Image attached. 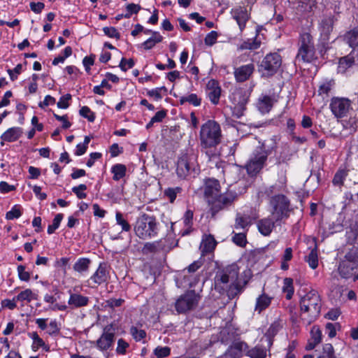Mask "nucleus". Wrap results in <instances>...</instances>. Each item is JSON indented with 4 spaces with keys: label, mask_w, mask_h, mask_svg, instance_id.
<instances>
[{
    "label": "nucleus",
    "mask_w": 358,
    "mask_h": 358,
    "mask_svg": "<svg viewBox=\"0 0 358 358\" xmlns=\"http://www.w3.org/2000/svg\"><path fill=\"white\" fill-rule=\"evenodd\" d=\"M254 71V65L248 64L241 66L236 69L234 76L238 82H243L246 80Z\"/></svg>",
    "instance_id": "obj_24"
},
{
    "label": "nucleus",
    "mask_w": 358,
    "mask_h": 358,
    "mask_svg": "<svg viewBox=\"0 0 358 358\" xmlns=\"http://www.w3.org/2000/svg\"><path fill=\"white\" fill-rule=\"evenodd\" d=\"M115 333L113 325H107L103 328L100 338L96 341V348L101 351L108 350L114 343Z\"/></svg>",
    "instance_id": "obj_18"
},
{
    "label": "nucleus",
    "mask_w": 358,
    "mask_h": 358,
    "mask_svg": "<svg viewBox=\"0 0 358 358\" xmlns=\"http://www.w3.org/2000/svg\"><path fill=\"white\" fill-rule=\"evenodd\" d=\"M306 261L311 268L315 269L317 267L318 257L316 248L311 250L309 255L306 257Z\"/></svg>",
    "instance_id": "obj_43"
},
{
    "label": "nucleus",
    "mask_w": 358,
    "mask_h": 358,
    "mask_svg": "<svg viewBox=\"0 0 358 358\" xmlns=\"http://www.w3.org/2000/svg\"><path fill=\"white\" fill-rule=\"evenodd\" d=\"M275 221L273 220V218L271 219L267 217L260 220L257 222L259 231L264 236H268L271 233L275 226Z\"/></svg>",
    "instance_id": "obj_25"
},
{
    "label": "nucleus",
    "mask_w": 358,
    "mask_h": 358,
    "mask_svg": "<svg viewBox=\"0 0 358 358\" xmlns=\"http://www.w3.org/2000/svg\"><path fill=\"white\" fill-rule=\"evenodd\" d=\"M162 40L163 37L161 36V34L157 31H155L152 32L151 37L141 44V46L145 50H148L155 47L156 44L162 42Z\"/></svg>",
    "instance_id": "obj_30"
},
{
    "label": "nucleus",
    "mask_w": 358,
    "mask_h": 358,
    "mask_svg": "<svg viewBox=\"0 0 358 358\" xmlns=\"http://www.w3.org/2000/svg\"><path fill=\"white\" fill-rule=\"evenodd\" d=\"M271 206V215L275 222L289 217V201L283 194H277L270 199Z\"/></svg>",
    "instance_id": "obj_8"
},
{
    "label": "nucleus",
    "mask_w": 358,
    "mask_h": 358,
    "mask_svg": "<svg viewBox=\"0 0 358 358\" xmlns=\"http://www.w3.org/2000/svg\"><path fill=\"white\" fill-rule=\"evenodd\" d=\"M22 130L20 127L8 129L1 135V139L7 142H13L17 140L22 135Z\"/></svg>",
    "instance_id": "obj_26"
},
{
    "label": "nucleus",
    "mask_w": 358,
    "mask_h": 358,
    "mask_svg": "<svg viewBox=\"0 0 358 358\" xmlns=\"http://www.w3.org/2000/svg\"><path fill=\"white\" fill-rule=\"evenodd\" d=\"M201 145L205 148L216 146L220 143L221 129L219 124L209 120L201 127L200 131Z\"/></svg>",
    "instance_id": "obj_6"
},
{
    "label": "nucleus",
    "mask_w": 358,
    "mask_h": 358,
    "mask_svg": "<svg viewBox=\"0 0 358 358\" xmlns=\"http://www.w3.org/2000/svg\"><path fill=\"white\" fill-rule=\"evenodd\" d=\"M21 207L19 205H15L10 210L7 212L6 215V218L7 220H13L15 218H18L21 216Z\"/></svg>",
    "instance_id": "obj_48"
},
{
    "label": "nucleus",
    "mask_w": 358,
    "mask_h": 358,
    "mask_svg": "<svg viewBox=\"0 0 358 358\" xmlns=\"http://www.w3.org/2000/svg\"><path fill=\"white\" fill-rule=\"evenodd\" d=\"M317 358H336L333 345L331 343H325L322 354Z\"/></svg>",
    "instance_id": "obj_42"
},
{
    "label": "nucleus",
    "mask_w": 358,
    "mask_h": 358,
    "mask_svg": "<svg viewBox=\"0 0 358 358\" xmlns=\"http://www.w3.org/2000/svg\"><path fill=\"white\" fill-rule=\"evenodd\" d=\"M216 245L217 242L212 235L206 236V238L203 239L201 244L202 253H210L213 252L215 250Z\"/></svg>",
    "instance_id": "obj_29"
},
{
    "label": "nucleus",
    "mask_w": 358,
    "mask_h": 358,
    "mask_svg": "<svg viewBox=\"0 0 358 358\" xmlns=\"http://www.w3.org/2000/svg\"><path fill=\"white\" fill-rule=\"evenodd\" d=\"M271 343L268 339L260 338L259 342L246 351V356L250 358H266L270 354Z\"/></svg>",
    "instance_id": "obj_14"
},
{
    "label": "nucleus",
    "mask_w": 358,
    "mask_h": 358,
    "mask_svg": "<svg viewBox=\"0 0 358 358\" xmlns=\"http://www.w3.org/2000/svg\"><path fill=\"white\" fill-rule=\"evenodd\" d=\"M238 273L239 268L237 264L227 266L216 274L215 288L219 289L220 292H227L229 299H234L243 291L238 280Z\"/></svg>",
    "instance_id": "obj_1"
},
{
    "label": "nucleus",
    "mask_w": 358,
    "mask_h": 358,
    "mask_svg": "<svg viewBox=\"0 0 358 358\" xmlns=\"http://www.w3.org/2000/svg\"><path fill=\"white\" fill-rule=\"evenodd\" d=\"M110 278L109 271L106 264L101 263L94 272V273L90 277V280L96 285H101L106 282Z\"/></svg>",
    "instance_id": "obj_22"
},
{
    "label": "nucleus",
    "mask_w": 358,
    "mask_h": 358,
    "mask_svg": "<svg viewBox=\"0 0 358 358\" xmlns=\"http://www.w3.org/2000/svg\"><path fill=\"white\" fill-rule=\"evenodd\" d=\"M272 149L273 148L266 149L264 144L256 148L245 164L249 175L255 176L263 169Z\"/></svg>",
    "instance_id": "obj_5"
},
{
    "label": "nucleus",
    "mask_w": 358,
    "mask_h": 358,
    "mask_svg": "<svg viewBox=\"0 0 358 358\" xmlns=\"http://www.w3.org/2000/svg\"><path fill=\"white\" fill-rule=\"evenodd\" d=\"M117 224L122 227L124 231H129L131 230V225L124 218L123 215L120 212H117L115 214Z\"/></svg>",
    "instance_id": "obj_45"
},
{
    "label": "nucleus",
    "mask_w": 358,
    "mask_h": 358,
    "mask_svg": "<svg viewBox=\"0 0 358 358\" xmlns=\"http://www.w3.org/2000/svg\"><path fill=\"white\" fill-rule=\"evenodd\" d=\"M130 332L136 341H141L146 336V333L144 330L138 329L136 327H132L130 329Z\"/></svg>",
    "instance_id": "obj_57"
},
{
    "label": "nucleus",
    "mask_w": 358,
    "mask_h": 358,
    "mask_svg": "<svg viewBox=\"0 0 358 358\" xmlns=\"http://www.w3.org/2000/svg\"><path fill=\"white\" fill-rule=\"evenodd\" d=\"M34 299H36V294L30 289H26L15 296V300H16L17 302L20 301L22 303H29Z\"/></svg>",
    "instance_id": "obj_34"
},
{
    "label": "nucleus",
    "mask_w": 358,
    "mask_h": 358,
    "mask_svg": "<svg viewBox=\"0 0 358 358\" xmlns=\"http://www.w3.org/2000/svg\"><path fill=\"white\" fill-rule=\"evenodd\" d=\"M260 31L261 27L258 26L256 28L255 36L243 40L239 45H238L237 49L238 50H255L258 49L261 46L263 38V37L259 34Z\"/></svg>",
    "instance_id": "obj_20"
},
{
    "label": "nucleus",
    "mask_w": 358,
    "mask_h": 358,
    "mask_svg": "<svg viewBox=\"0 0 358 358\" xmlns=\"http://www.w3.org/2000/svg\"><path fill=\"white\" fill-rule=\"evenodd\" d=\"M182 191V189L180 187H169L164 190V194L169 200L170 203H173L175 201L177 195L180 194Z\"/></svg>",
    "instance_id": "obj_39"
},
{
    "label": "nucleus",
    "mask_w": 358,
    "mask_h": 358,
    "mask_svg": "<svg viewBox=\"0 0 358 358\" xmlns=\"http://www.w3.org/2000/svg\"><path fill=\"white\" fill-rule=\"evenodd\" d=\"M69 292V299L68 304L71 308H78L86 306L89 303V298L87 296L81 295L77 293Z\"/></svg>",
    "instance_id": "obj_23"
},
{
    "label": "nucleus",
    "mask_w": 358,
    "mask_h": 358,
    "mask_svg": "<svg viewBox=\"0 0 358 358\" xmlns=\"http://www.w3.org/2000/svg\"><path fill=\"white\" fill-rule=\"evenodd\" d=\"M218 34L217 31H211L210 33H208L204 39L205 44L209 46H211L214 45L217 38Z\"/></svg>",
    "instance_id": "obj_58"
},
{
    "label": "nucleus",
    "mask_w": 358,
    "mask_h": 358,
    "mask_svg": "<svg viewBox=\"0 0 358 358\" xmlns=\"http://www.w3.org/2000/svg\"><path fill=\"white\" fill-rule=\"evenodd\" d=\"M103 33L110 38H120V34L113 27H105L103 28Z\"/></svg>",
    "instance_id": "obj_56"
},
{
    "label": "nucleus",
    "mask_w": 358,
    "mask_h": 358,
    "mask_svg": "<svg viewBox=\"0 0 358 358\" xmlns=\"http://www.w3.org/2000/svg\"><path fill=\"white\" fill-rule=\"evenodd\" d=\"M126 172L127 167L122 164H116L111 168V173L113 174V179L115 181L123 178L126 175Z\"/></svg>",
    "instance_id": "obj_35"
},
{
    "label": "nucleus",
    "mask_w": 358,
    "mask_h": 358,
    "mask_svg": "<svg viewBox=\"0 0 358 358\" xmlns=\"http://www.w3.org/2000/svg\"><path fill=\"white\" fill-rule=\"evenodd\" d=\"M280 329V326L279 323H277V322L273 323L269 327V328L268 329V330L266 331L265 334L261 338L262 339H268L271 341V345H272L273 343V338L277 334V333L278 332Z\"/></svg>",
    "instance_id": "obj_38"
},
{
    "label": "nucleus",
    "mask_w": 358,
    "mask_h": 358,
    "mask_svg": "<svg viewBox=\"0 0 358 358\" xmlns=\"http://www.w3.org/2000/svg\"><path fill=\"white\" fill-rule=\"evenodd\" d=\"M300 308L303 320H307V324H311L320 315L321 300L315 290L308 292L301 299Z\"/></svg>",
    "instance_id": "obj_3"
},
{
    "label": "nucleus",
    "mask_w": 358,
    "mask_h": 358,
    "mask_svg": "<svg viewBox=\"0 0 358 358\" xmlns=\"http://www.w3.org/2000/svg\"><path fill=\"white\" fill-rule=\"evenodd\" d=\"M18 277L20 280L27 282L30 279V273L25 271V266L19 265L17 268Z\"/></svg>",
    "instance_id": "obj_55"
},
{
    "label": "nucleus",
    "mask_w": 358,
    "mask_h": 358,
    "mask_svg": "<svg viewBox=\"0 0 358 358\" xmlns=\"http://www.w3.org/2000/svg\"><path fill=\"white\" fill-rule=\"evenodd\" d=\"M141 9L138 4L129 3L126 6L127 13L124 15L125 18H129L132 14H136Z\"/></svg>",
    "instance_id": "obj_51"
},
{
    "label": "nucleus",
    "mask_w": 358,
    "mask_h": 358,
    "mask_svg": "<svg viewBox=\"0 0 358 358\" xmlns=\"http://www.w3.org/2000/svg\"><path fill=\"white\" fill-rule=\"evenodd\" d=\"M335 87V81L332 78H323L320 82L319 90H331Z\"/></svg>",
    "instance_id": "obj_54"
},
{
    "label": "nucleus",
    "mask_w": 358,
    "mask_h": 358,
    "mask_svg": "<svg viewBox=\"0 0 358 358\" xmlns=\"http://www.w3.org/2000/svg\"><path fill=\"white\" fill-rule=\"evenodd\" d=\"M17 301L15 300V296L13 299H4L1 301V307L0 308H7L10 310H13L16 308Z\"/></svg>",
    "instance_id": "obj_63"
},
{
    "label": "nucleus",
    "mask_w": 358,
    "mask_h": 358,
    "mask_svg": "<svg viewBox=\"0 0 358 358\" xmlns=\"http://www.w3.org/2000/svg\"><path fill=\"white\" fill-rule=\"evenodd\" d=\"M171 349L167 346H158L154 350V354L157 358H164L170 355Z\"/></svg>",
    "instance_id": "obj_47"
},
{
    "label": "nucleus",
    "mask_w": 358,
    "mask_h": 358,
    "mask_svg": "<svg viewBox=\"0 0 358 358\" xmlns=\"http://www.w3.org/2000/svg\"><path fill=\"white\" fill-rule=\"evenodd\" d=\"M49 79L48 77L33 78L30 82L29 90H37L38 87H41V83L47 82Z\"/></svg>",
    "instance_id": "obj_59"
},
{
    "label": "nucleus",
    "mask_w": 358,
    "mask_h": 358,
    "mask_svg": "<svg viewBox=\"0 0 358 358\" xmlns=\"http://www.w3.org/2000/svg\"><path fill=\"white\" fill-rule=\"evenodd\" d=\"M80 115L88 120V121L92 122L95 119V115L93 112L91 111L90 108L87 106H83L80 109Z\"/></svg>",
    "instance_id": "obj_53"
},
{
    "label": "nucleus",
    "mask_w": 358,
    "mask_h": 358,
    "mask_svg": "<svg viewBox=\"0 0 358 358\" xmlns=\"http://www.w3.org/2000/svg\"><path fill=\"white\" fill-rule=\"evenodd\" d=\"M278 98L279 96L275 93H262L257 99V108L262 114H266L278 102Z\"/></svg>",
    "instance_id": "obj_15"
},
{
    "label": "nucleus",
    "mask_w": 358,
    "mask_h": 358,
    "mask_svg": "<svg viewBox=\"0 0 358 358\" xmlns=\"http://www.w3.org/2000/svg\"><path fill=\"white\" fill-rule=\"evenodd\" d=\"M355 61H358V52L352 50L348 55L340 58L338 61L337 71L338 73H345L347 70L355 64Z\"/></svg>",
    "instance_id": "obj_21"
},
{
    "label": "nucleus",
    "mask_w": 358,
    "mask_h": 358,
    "mask_svg": "<svg viewBox=\"0 0 358 358\" xmlns=\"http://www.w3.org/2000/svg\"><path fill=\"white\" fill-rule=\"evenodd\" d=\"M299 44L296 57V61L310 63L316 59L313 39L310 34L303 33L301 34Z\"/></svg>",
    "instance_id": "obj_7"
},
{
    "label": "nucleus",
    "mask_w": 358,
    "mask_h": 358,
    "mask_svg": "<svg viewBox=\"0 0 358 358\" xmlns=\"http://www.w3.org/2000/svg\"><path fill=\"white\" fill-rule=\"evenodd\" d=\"M129 347V343L126 342L124 339L120 338L117 341V346L116 348V352L117 354L124 355L126 352L127 348Z\"/></svg>",
    "instance_id": "obj_62"
},
{
    "label": "nucleus",
    "mask_w": 358,
    "mask_h": 358,
    "mask_svg": "<svg viewBox=\"0 0 358 358\" xmlns=\"http://www.w3.org/2000/svg\"><path fill=\"white\" fill-rule=\"evenodd\" d=\"M329 106L332 114L338 119L347 117L353 111L352 101L345 97H332Z\"/></svg>",
    "instance_id": "obj_11"
},
{
    "label": "nucleus",
    "mask_w": 358,
    "mask_h": 358,
    "mask_svg": "<svg viewBox=\"0 0 358 358\" xmlns=\"http://www.w3.org/2000/svg\"><path fill=\"white\" fill-rule=\"evenodd\" d=\"M271 303V298L266 294H262L257 299L255 310L260 313L263 310L266 309Z\"/></svg>",
    "instance_id": "obj_37"
},
{
    "label": "nucleus",
    "mask_w": 358,
    "mask_h": 358,
    "mask_svg": "<svg viewBox=\"0 0 358 358\" xmlns=\"http://www.w3.org/2000/svg\"><path fill=\"white\" fill-rule=\"evenodd\" d=\"M282 65V58L278 53L267 54L259 66L262 77L268 78L275 74Z\"/></svg>",
    "instance_id": "obj_9"
},
{
    "label": "nucleus",
    "mask_w": 358,
    "mask_h": 358,
    "mask_svg": "<svg viewBox=\"0 0 358 358\" xmlns=\"http://www.w3.org/2000/svg\"><path fill=\"white\" fill-rule=\"evenodd\" d=\"M221 96V91H210L208 94L209 100L215 105L219 103V100Z\"/></svg>",
    "instance_id": "obj_64"
},
{
    "label": "nucleus",
    "mask_w": 358,
    "mask_h": 358,
    "mask_svg": "<svg viewBox=\"0 0 358 358\" xmlns=\"http://www.w3.org/2000/svg\"><path fill=\"white\" fill-rule=\"evenodd\" d=\"M255 1V0H246V6L243 3V5H237L231 9V17L236 22L241 33H243L246 23L250 19L252 5Z\"/></svg>",
    "instance_id": "obj_10"
},
{
    "label": "nucleus",
    "mask_w": 358,
    "mask_h": 358,
    "mask_svg": "<svg viewBox=\"0 0 358 358\" xmlns=\"http://www.w3.org/2000/svg\"><path fill=\"white\" fill-rule=\"evenodd\" d=\"M232 241L236 245L244 247L247 243L246 235L243 232L234 233Z\"/></svg>",
    "instance_id": "obj_46"
},
{
    "label": "nucleus",
    "mask_w": 358,
    "mask_h": 358,
    "mask_svg": "<svg viewBox=\"0 0 358 358\" xmlns=\"http://www.w3.org/2000/svg\"><path fill=\"white\" fill-rule=\"evenodd\" d=\"M197 155L193 149H187L181 152L178 157L176 173L180 178L185 179L188 176H194L199 172Z\"/></svg>",
    "instance_id": "obj_4"
},
{
    "label": "nucleus",
    "mask_w": 358,
    "mask_h": 358,
    "mask_svg": "<svg viewBox=\"0 0 358 358\" xmlns=\"http://www.w3.org/2000/svg\"><path fill=\"white\" fill-rule=\"evenodd\" d=\"M344 41L351 48H355L358 46V27L354 28L353 29L348 31L344 35Z\"/></svg>",
    "instance_id": "obj_33"
},
{
    "label": "nucleus",
    "mask_w": 358,
    "mask_h": 358,
    "mask_svg": "<svg viewBox=\"0 0 358 358\" xmlns=\"http://www.w3.org/2000/svg\"><path fill=\"white\" fill-rule=\"evenodd\" d=\"M87 189V186L85 184H80L78 186H75L72 188V192L77 196L80 199H85L87 196V194L84 192Z\"/></svg>",
    "instance_id": "obj_52"
},
{
    "label": "nucleus",
    "mask_w": 358,
    "mask_h": 358,
    "mask_svg": "<svg viewBox=\"0 0 358 358\" xmlns=\"http://www.w3.org/2000/svg\"><path fill=\"white\" fill-rule=\"evenodd\" d=\"M343 261H348L352 264V266H358V249L352 248L348 251L343 259Z\"/></svg>",
    "instance_id": "obj_40"
},
{
    "label": "nucleus",
    "mask_w": 358,
    "mask_h": 358,
    "mask_svg": "<svg viewBox=\"0 0 358 358\" xmlns=\"http://www.w3.org/2000/svg\"><path fill=\"white\" fill-rule=\"evenodd\" d=\"M63 219V215L59 213L55 217L52 224L49 225L48 227V233L52 234L59 227L60 222Z\"/></svg>",
    "instance_id": "obj_49"
},
{
    "label": "nucleus",
    "mask_w": 358,
    "mask_h": 358,
    "mask_svg": "<svg viewBox=\"0 0 358 358\" xmlns=\"http://www.w3.org/2000/svg\"><path fill=\"white\" fill-rule=\"evenodd\" d=\"M311 338L310 340L319 344L322 341V331L317 326H313L310 331Z\"/></svg>",
    "instance_id": "obj_50"
},
{
    "label": "nucleus",
    "mask_w": 358,
    "mask_h": 358,
    "mask_svg": "<svg viewBox=\"0 0 358 358\" xmlns=\"http://www.w3.org/2000/svg\"><path fill=\"white\" fill-rule=\"evenodd\" d=\"M201 99L195 94H191L187 96L180 97V102L181 104L188 102L194 106H198L201 104Z\"/></svg>",
    "instance_id": "obj_44"
},
{
    "label": "nucleus",
    "mask_w": 358,
    "mask_h": 358,
    "mask_svg": "<svg viewBox=\"0 0 358 358\" xmlns=\"http://www.w3.org/2000/svg\"><path fill=\"white\" fill-rule=\"evenodd\" d=\"M251 224L250 217L248 215L237 213L234 224L236 230L245 229Z\"/></svg>",
    "instance_id": "obj_31"
},
{
    "label": "nucleus",
    "mask_w": 358,
    "mask_h": 358,
    "mask_svg": "<svg viewBox=\"0 0 358 358\" xmlns=\"http://www.w3.org/2000/svg\"><path fill=\"white\" fill-rule=\"evenodd\" d=\"M236 197V194L233 192H228L224 194H220V193L210 203L212 214L215 215L218 211L231 205Z\"/></svg>",
    "instance_id": "obj_17"
},
{
    "label": "nucleus",
    "mask_w": 358,
    "mask_h": 358,
    "mask_svg": "<svg viewBox=\"0 0 358 358\" xmlns=\"http://www.w3.org/2000/svg\"><path fill=\"white\" fill-rule=\"evenodd\" d=\"M283 292L286 293V299L289 300L294 294L293 280L292 278H286L283 282Z\"/></svg>",
    "instance_id": "obj_41"
},
{
    "label": "nucleus",
    "mask_w": 358,
    "mask_h": 358,
    "mask_svg": "<svg viewBox=\"0 0 358 358\" xmlns=\"http://www.w3.org/2000/svg\"><path fill=\"white\" fill-rule=\"evenodd\" d=\"M249 349L248 345L243 341L234 342L229 349V352L234 357H238L242 352H245Z\"/></svg>",
    "instance_id": "obj_28"
},
{
    "label": "nucleus",
    "mask_w": 358,
    "mask_h": 358,
    "mask_svg": "<svg viewBox=\"0 0 358 358\" xmlns=\"http://www.w3.org/2000/svg\"><path fill=\"white\" fill-rule=\"evenodd\" d=\"M348 176V170L346 169H339L335 173L332 183L334 185L341 187L343 185L344 181Z\"/></svg>",
    "instance_id": "obj_36"
},
{
    "label": "nucleus",
    "mask_w": 358,
    "mask_h": 358,
    "mask_svg": "<svg viewBox=\"0 0 358 358\" xmlns=\"http://www.w3.org/2000/svg\"><path fill=\"white\" fill-rule=\"evenodd\" d=\"M335 18L333 15L323 16L319 22L318 29L320 40L324 44L327 43L330 34L333 31Z\"/></svg>",
    "instance_id": "obj_16"
},
{
    "label": "nucleus",
    "mask_w": 358,
    "mask_h": 358,
    "mask_svg": "<svg viewBox=\"0 0 358 358\" xmlns=\"http://www.w3.org/2000/svg\"><path fill=\"white\" fill-rule=\"evenodd\" d=\"M355 268L357 266H352L349 262L342 260L339 264L338 272L342 278H349L352 276Z\"/></svg>",
    "instance_id": "obj_27"
},
{
    "label": "nucleus",
    "mask_w": 358,
    "mask_h": 358,
    "mask_svg": "<svg viewBox=\"0 0 358 358\" xmlns=\"http://www.w3.org/2000/svg\"><path fill=\"white\" fill-rule=\"evenodd\" d=\"M250 96V91H233L230 93L229 98L234 105L233 117L241 118L244 115Z\"/></svg>",
    "instance_id": "obj_13"
},
{
    "label": "nucleus",
    "mask_w": 358,
    "mask_h": 358,
    "mask_svg": "<svg viewBox=\"0 0 358 358\" xmlns=\"http://www.w3.org/2000/svg\"><path fill=\"white\" fill-rule=\"evenodd\" d=\"M204 196L210 203L220 193V185L217 180L214 178L206 179L203 185Z\"/></svg>",
    "instance_id": "obj_19"
},
{
    "label": "nucleus",
    "mask_w": 358,
    "mask_h": 358,
    "mask_svg": "<svg viewBox=\"0 0 358 358\" xmlns=\"http://www.w3.org/2000/svg\"><path fill=\"white\" fill-rule=\"evenodd\" d=\"M134 229L139 238L150 239L157 236L159 224L153 215L142 213L137 217Z\"/></svg>",
    "instance_id": "obj_2"
},
{
    "label": "nucleus",
    "mask_w": 358,
    "mask_h": 358,
    "mask_svg": "<svg viewBox=\"0 0 358 358\" xmlns=\"http://www.w3.org/2000/svg\"><path fill=\"white\" fill-rule=\"evenodd\" d=\"M200 296L194 291H188L180 296L175 302V308L179 314L194 310L198 305Z\"/></svg>",
    "instance_id": "obj_12"
},
{
    "label": "nucleus",
    "mask_w": 358,
    "mask_h": 358,
    "mask_svg": "<svg viewBox=\"0 0 358 358\" xmlns=\"http://www.w3.org/2000/svg\"><path fill=\"white\" fill-rule=\"evenodd\" d=\"M71 99V96L70 94H66L62 96H61L59 101L57 102V107L59 108L66 109L69 107V101Z\"/></svg>",
    "instance_id": "obj_61"
},
{
    "label": "nucleus",
    "mask_w": 358,
    "mask_h": 358,
    "mask_svg": "<svg viewBox=\"0 0 358 358\" xmlns=\"http://www.w3.org/2000/svg\"><path fill=\"white\" fill-rule=\"evenodd\" d=\"M91 260L88 258H79L73 264V268L75 271L83 274L89 270Z\"/></svg>",
    "instance_id": "obj_32"
},
{
    "label": "nucleus",
    "mask_w": 358,
    "mask_h": 358,
    "mask_svg": "<svg viewBox=\"0 0 358 358\" xmlns=\"http://www.w3.org/2000/svg\"><path fill=\"white\" fill-rule=\"evenodd\" d=\"M7 71L10 80H15L22 71V65L19 64L13 69H8Z\"/></svg>",
    "instance_id": "obj_60"
}]
</instances>
